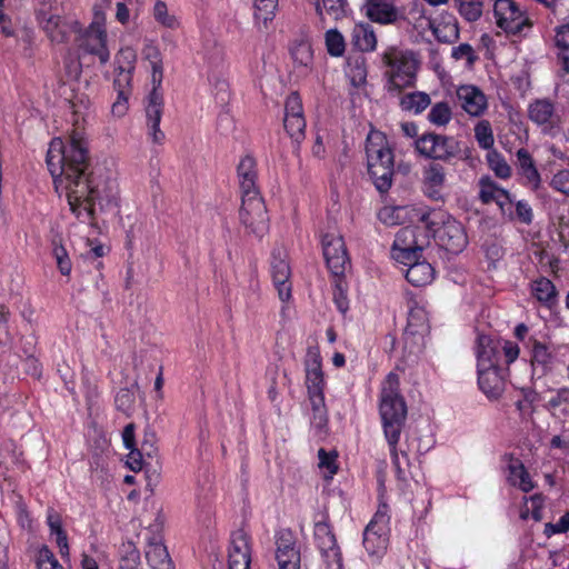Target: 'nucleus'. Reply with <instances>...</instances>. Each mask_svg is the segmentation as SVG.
Returning <instances> with one entry per match:
<instances>
[{
  "mask_svg": "<svg viewBox=\"0 0 569 569\" xmlns=\"http://www.w3.org/2000/svg\"><path fill=\"white\" fill-rule=\"evenodd\" d=\"M46 162L57 193L66 197L80 222L93 224L97 206L102 211L117 207L118 184L104 168L90 170L82 132L73 130L67 140L52 139Z\"/></svg>",
  "mask_w": 569,
  "mask_h": 569,
  "instance_id": "nucleus-1",
  "label": "nucleus"
},
{
  "mask_svg": "<svg viewBox=\"0 0 569 569\" xmlns=\"http://www.w3.org/2000/svg\"><path fill=\"white\" fill-rule=\"evenodd\" d=\"M399 377L390 372L381 385L380 391V416L385 438L388 442L392 466L398 478H402L405 466H409L408 455L405 450H398L402 428L407 419V406L399 392Z\"/></svg>",
  "mask_w": 569,
  "mask_h": 569,
  "instance_id": "nucleus-2",
  "label": "nucleus"
},
{
  "mask_svg": "<svg viewBox=\"0 0 569 569\" xmlns=\"http://www.w3.org/2000/svg\"><path fill=\"white\" fill-rule=\"evenodd\" d=\"M368 173L377 190L387 192L392 184L395 156L381 132H371L366 142Z\"/></svg>",
  "mask_w": 569,
  "mask_h": 569,
  "instance_id": "nucleus-3",
  "label": "nucleus"
},
{
  "mask_svg": "<svg viewBox=\"0 0 569 569\" xmlns=\"http://www.w3.org/2000/svg\"><path fill=\"white\" fill-rule=\"evenodd\" d=\"M420 220L433 232V237L442 249L452 254L460 253L468 243L463 226L442 212H426Z\"/></svg>",
  "mask_w": 569,
  "mask_h": 569,
  "instance_id": "nucleus-4",
  "label": "nucleus"
},
{
  "mask_svg": "<svg viewBox=\"0 0 569 569\" xmlns=\"http://www.w3.org/2000/svg\"><path fill=\"white\" fill-rule=\"evenodd\" d=\"M477 366H509L519 357L516 342L479 333L475 346Z\"/></svg>",
  "mask_w": 569,
  "mask_h": 569,
  "instance_id": "nucleus-5",
  "label": "nucleus"
},
{
  "mask_svg": "<svg viewBox=\"0 0 569 569\" xmlns=\"http://www.w3.org/2000/svg\"><path fill=\"white\" fill-rule=\"evenodd\" d=\"M389 535V507L381 503L363 530L362 543L372 562H378L387 552Z\"/></svg>",
  "mask_w": 569,
  "mask_h": 569,
  "instance_id": "nucleus-6",
  "label": "nucleus"
},
{
  "mask_svg": "<svg viewBox=\"0 0 569 569\" xmlns=\"http://www.w3.org/2000/svg\"><path fill=\"white\" fill-rule=\"evenodd\" d=\"M413 147L421 157L436 162H449L461 151L460 143L455 137L435 132H425L416 138Z\"/></svg>",
  "mask_w": 569,
  "mask_h": 569,
  "instance_id": "nucleus-7",
  "label": "nucleus"
},
{
  "mask_svg": "<svg viewBox=\"0 0 569 569\" xmlns=\"http://www.w3.org/2000/svg\"><path fill=\"white\" fill-rule=\"evenodd\" d=\"M383 61L389 67V90L400 91L413 84L417 61L411 52L391 50L383 54Z\"/></svg>",
  "mask_w": 569,
  "mask_h": 569,
  "instance_id": "nucleus-8",
  "label": "nucleus"
},
{
  "mask_svg": "<svg viewBox=\"0 0 569 569\" xmlns=\"http://www.w3.org/2000/svg\"><path fill=\"white\" fill-rule=\"evenodd\" d=\"M239 217L247 232L262 238L269 229L267 208L260 193L241 197Z\"/></svg>",
  "mask_w": 569,
  "mask_h": 569,
  "instance_id": "nucleus-9",
  "label": "nucleus"
},
{
  "mask_svg": "<svg viewBox=\"0 0 569 569\" xmlns=\"http://www.w3.org/2000/svg\"><path fill=\"white\" fill-rule=\"evenodd\" d=\"M528 119L536 124L542 133L553 136L561 127V112L549 98H537L527 108Z\"/></svg>",
  "mask_w": 569,
  "mask_h": 569,
  "instance_id": "nucleus-10",
  "label": "nucleus"
},
{
  "mask_svg": "<svg viewBox=\"0 0 569 569\" xmlns=\"http://www.w3.org/2000/svg\"><path fill=\"white\" fill-rule=\"evenodd\" d=\"M313 539L327 568L342 567V555L327 516L315 522Z\"/></svg>",
  "mask_w": 569,
  "mask_h": 569,
  "instance_id": "nucleus-11",
  "label": "nucleus"
},
{
  "mask_svg": "<svg viewBox=\"0 0 569 569\" xmlns=\"http://www.w3.org/2000/svg\"><path fill=\"white\" fill-rule=\"evenodd\" d=\"M51 0H43L40 8L36 10V17L52 42L63 43L68 41L71 33L77 32L78 24L76 22H68L60 16L50 14Z\"/></svg>",
  "mask_w": 569,
  "mask_h": 569,
  "instance_id": "nucleus-12",
  "label": "nucleus"
},
{
  "mask_svg": "<svg viewBox=\"0 0 569 569\" xmlns=\"http://www.w3.org/2000/svg\"><path fill=\"white\" fill-rule=\"evenodd\" d=\"M81 47L98 57L101 64L110 59V51L107 47V31L104 28L103 13L96 7L94 18L83 34Z\"/></svg>",
  "mask_w": 569,
  "mask_h": 569,
  "instance_id": "nucleus-13",
  "label": "nucleus"
},
{
  "mask_svg": "<svg viewBox=\"0 0 569 569\" xmlns=\"http://www.w3.org/2000/svg\"><path fill=\"white\" fill-rule=\"evenodd\" d=\"M493 13L497 26L507 33L519 34L531 26L526 13L513 0H496Z\"/></svg>",
  "mask_w": 569,
  "mask_h": 569,
  "instance_id": "nucleus-14",
  "label": "nucleus"
},
{
  "mask_svg": "<svg viewBox=\"0 0 569 569\" xmlns=\"http://www.w3.org/2000/svg\"><path fill=\"white\" fill-rule=\"evenodd\" d=\"M323 256L327 267L335 277H341L350 266L343 238L340 234L327 233L322 238Z\"/></svg>",
  "mask_w": 569,
  "mask_h": 569,
  "instance_id": "nucleus-15",
  "label": "nucleus"
},
{
  "mask_svg": "<svg viewBox=\"0 0 569 569\" xmlns=\"http://www.w3.org/2000/svg\"><path fill=\"white\" fill-rule=\"evenodd\" d=\"M283 126L290 138L300 143L306 136V119L302 102L297 92H291L284 103Z\"/></svg>",
  "mask_w": 569,
  "mask_h": 569,
  "instance_id": "nucleus-16",
  "label": "nucleus"
},
{
  "mask_svg": "<svg viewBox=\"0 0 569 569\" xmlns=\"http://www.w3.org/2000/svg\"><path fill=\"white\" fill-rule=\"evenodd\" d=\"M271 277L279 299L287 302L291 299L292 284L290 281L291 269L287 261V254L281 249H274L271 254Z\"/></svg>",
  "mask_w": 569,
  "mask_h": 569,
  "instance_id": "nucleus-17",
  "label": "nucleus"
},
{
  "mask_svg": "<svg viewBox=\"0 0 569 569\" xmlns=\"http://www.w3.org/2000/svg\"><path fill=\"white\" fill-rule=\"evenodd\" d=\"M276 559L279 569H300V551L293 532L282 529L276 535Z\"/></svg>",
  "mask_w": 569,
  "mask_h": 569,
  "instance_id": "nucleus-18",
  "label": "nucleus"
},
{
  "mask_svg": "<svg viewBox=\"0 0 569 569\" xmlns=\"http://www.w3.org/2000/svg\"><path fill=\"white\" fill-rule=\"evenodd\" d=\"M415 239V230L405 228L397 233L392 247V257L396 261L402 263L407 268L421 259L422 246H418L416 241L413 244L407 243V240Z\"/></svg>",
  "mask_w": 569,
  "mask_h": 569,
  "instance_id": "nucleus-19",
  "label": "nucleus"
},
{
  "mask_svg": "<svg viewBox=\"0 0 569 569\" xmlns=\"http://www.w3.org/2000/svg\"><path fill=\"white\" fill-rule=\"evenodd\" d=\"M478 385L488 397H498L503 390L508 366H477Z\"/></svg>",
  "mask_w": 569,
  "mask_h": 569,
  "instance_id": "nucleus-20",
  "label": "nucleus"
},
{
  "mask_svg": "<svg viewBox=\"0 0 569 569\" xmlns=\"http://www.w3.org/2000/svg\"><path fill=\"white\" fill-rule=\"evenodd\" d=\"M460 107L471 117H480L488 108L486 94L476 86L463 84L457 89Z\"/></svg>",
  "mask_w": 569,
  "mask_h": 569,
  "instance_id": "nucleus-21",
  "label": "nucleus"
},
{
  "mask_svg": "<svg viewBox=\"0 0 569 569\" xmlns=\"http://www.w3.org/2000/svg\"><path fill=\"white\" fill-rule=\"evenodd\" d=\"M162 108V94L153 88L147 98L146 117L149 136L154 143H161L164 139V133L160 130Z\"/></svg>",
  "mask_w": 569,
  "mask_h": 569,
  "instance_id": "nucleus-22",
  "label": "nucleus"
},
{
  "mask_svg": "<svg viewBox=\"0 0 569 569\" xmlns=\"http://www.w3.org/2000/svg\"><path fill=\"white\" fill-rule=\"evenodd\" d=\"M447 182V172L445 167L436 161L429 162L422 169V183L426 194L439 200L442 197V190Z\"/></svg>",
  "mask_w": 569,
  "mask_h": 569,
  "instance_id": "nucleus-23",
  "label": "nucleus"
},
{
  "mask_svg": "<svg viewBox=\"0 0 569 569\" xmlns=\"http://www.w3.org/2000/svg\"><path fill=\"white\" fill-rule=\"evenodd\" d=\"M306 387L308 398L325 396V377L321 369V358L317 352H309L305 362Z\"/></svg>",
  "mask_w": 569,
  "mask_h": 569,
  "instance_id": "nucleus-24",
  "label": "nucleus"
},
{
  "mask_svg": "<svg viewBox=\"0 0 569 569\" xmlns=\"http://www.w3.org/2000/svg\"><path fill=\"white\" fill-rule=\"evenodd\" d=\"M237 172L241 197L260 193L257 186V163L253 157L249 154L242 157Z\"/></svg>",
  "mask_w": 569,
  "mask_h": 569,
  "instance_id": "nucleus-25",
  "label": "nucleus"
},
{
  "mask_svg": "<svg viewBox=\"0 0 569 569\" xmlns=\"http://www.w3.org/2000/svg\"><path fill=\"white\" fill-rule=\"evenodd\" d=\"M365 8L366 16L381 24L393 23L399 17L397 8L388 0H367Z\"/></svg>",
  "mask_w": 569,
  "mask_h": 569,
  "instance_id": "nucleus-26",
  "label": "nucleus"
},
{
  "mask_svg": "<svg viewBox=\"0 0 569 569\" xmlns=\"http://www.w3.org/2000/svg\"><path fill=\"white\" fill-rule=\"evenodd\" d=\"M432 33L439 42H456L459 39L457 18L452 13L442 12L433 22Z\"/></svg>",
  "mask_w": 569,
  "mask_h": 569,
  "instance_id": "nucleus-27",
  "label": "nucleus"
},
{
  "mask_svg": "<svg viewBox=\"0 0 569 569\" xmlns=\"http://www.w3.org/2000/svg\"><path fill=\"white\" fill-rule=\"evenodd\" d=\"M516 157L519 174H521L526 180V184L529 186L532 190L539 189L541 184V177L537 170L530 152L525 148H520L516 152Z\"/></svg>",
  "mask_w": 569,
  "mask_h": 569,
  "instance_id": "nucleus-28",
  "label": "nucleus"
},
{
  "mask_svg": "<svg viewBox=\"0 0 569 569\" xmlns=\"http://www.w3.org/2000/svg\"><path fill=\"white\" fill-rule=\"evenodd\" d=\"M531 296L542 306L551 309L558 302V291L553 282L546 278L539 277L530 283Z\"/></svg>",
  "mask_w": 569,
  "mask_h": 569,
  "instance_id": "nucleus-29",
  "label": "nucleus"
},
{
  "mask_svg": "<svg viewBox=\"0 0 569 569\" xmlns=\"http://www.w3.org/2000/svg\"><path fill=\"white\" fill-rule=\"evenodd\" d=\"M146 559L152 569H173L168 550L159 539L154 538L148 542Z\"/></svg>",
  "mask_w": 569,
  "mask_h": 569,
  "instance_id": "nucleus-30",
  "label": "nucleus"
},
{
  "mask_svg": "<svg viewBox=\"0 0 569 569\" xmlns=\"http://www.w3.org/2000/svg\"><path fill=\"white\" fill-rule=\"evenodd\" d=\"M429 331V321L426 310L421 307H412L408 315V323L405 329V338H422Z\"/></svg>",
  "mask_w": 569,
  "mask_h": 569,
  "instance_id": "nucleus-31",
  "label": "nucleus"
},
{
  "mask_svg": "<svg viewBox=\"0 0 569 569\" xmlns=\"http://www.w3.org/2000/svg\"><path fill=\"white\" fill-rule=\"evenodd\" d=\"M406 279L415 287H423L435 278L433 267L426 260H419L403 270Z\"/></svg>",
  "mask_w": 569,
  "mask_h": 569,
  "instance_id": "nucleus-32",
  "label": "nucleus"
},
{
  "mask_svg": "<svg viewBox=\"0 0 569 569\" xmlns=\"http://www.w3.org/2000/svg\"><path fill=\"white\" fill-rule=\"evenodd\" d=\"M553 41L561 71L569 74V22L555 28Z\"/></svg>",
  "mask_w": 569,
  "mask_h": 569,
  "instance_id": "nucleus-33",
  "label": "nucleus"
},
{
  "mask_svg": "<svg viewBox=\"0 0 569 569\" xmlns=\"http://www.w3.org/2000/svg\"><path fill=\"white\" fill-rule=\"evenodd\" d=\"M508 471V481L510 485L518 487L523 492H530L535 488L529 472L519 459L510 460Z\"/></svg>",
  "mask_w": 569,
  "mask_h": 569,
  "instance_id": "nucleus-34",
  "label": "nucleus"
},
{
  "mask_svg": "<svg viewBox=\"0 0 569 569\" xmlns=\"http://www.w3.org/2000/svg\"><path fill=\"white\" fill-rule=\"evenodd\" d=\"M352 43L362 52L373 51L377 47V38L372 27L368 23L356 24L352 30Z\"/></svg>",
  "mask_w": 569,
  "mask_h": 569,
  "instance_id": "nucleus-35",
  "label": "nucleus"
},
{
  "mask_svg": "<svg viewBox=\"0 0 569 569\" xmlns=\"http://www.w3.org/2000/svg\"><path fill=\"white\" fill-rule=\"evenodd\" d=\"M527 348L530 350L532 365L546 368L552 361V351L546 342L530 337L528 338Z\"/></svg>",
  "mask_w": 569,
  "mask_h": 569,
  "instance_id": "nucleus-36",
  "label": "nucleus"
},
{
  "mask_svg": "<svg viewBox=\"0 0 569 569\" xmlns=\"http://www.w3.org/2000/svg\"><path fill=\"white\" fill-rule=\"evenodd\" d=\"M429 94L422 91L406 93L400 99V107L403 111L421 113L430 104Z\"/></svg>",
  "mask_w": 569,
  "mask_h": 569,
  "instance_id": "nucleus-37",
  "label": "nucleus"
},
{
  "mask_svg": "<svg viewBox=\"0 0 569 569\" xmlns=\"http://www.w3.org/2000/svg\"><path fill=\"white\" fill-rule=\"evenodd\" d=\"M278 0H254V20L267 27L268 22L276 17Z\"/></svg>",
  "mask_w": 569,
  "mask_h": 569,
  "instance_id": "nucleus-38",
  "label": "nucleus"
},
{
  "mask_svg": "<svg viewBox=\"0 0 569 569\" xmlns=\"http://www.w3.org/2000/svg\"><path fill=\"white\" fill-rule=\"evenodd\" d=\"M453 2L460 16L469 22L477 21L482 14L483 0H453Z\"/></svg>",
  "mask_w": 569,
  "mask_h": 569,
  "instance_id": "nucleus-39",
  "label": "nucleus"
},
{
  "mask_svg": "<svg viewBox=\"0 0 569 569\" xmlns=\"http://www.w3.org/2000/svg\"><path fill=\"white\" fill-rule=\"evenodd\" d=\"M325 44L327 52L331 57H342L346 52V40L342 33L336 29H329L325 33Z\"/></svg>",
  "mask_w": 569,
  "mask_h": 569,
  "instance_id": "nucleus-40",
  "label": "nucleus"
},
{
  "mask_svg": "<svg viewBox=\"0 0 569 569\" xmlns=\"http://www.w3.org/2000/svg\"><path fill=\"white\" fill-rule=\"evenodd\" d=\"M408 23H410L413 29L421 36L426 33V31L433 29V22L429 16L426 14V10L421 7L416 6L411 9L408 14Z\"/></svg>",
  "mask_w": 569,
  "mask_h": 569,
  "instance_id": "nucleus-41",
  "label": "nucleus"
},
{
  "mask_svg": "<svg viewBox=\"0 0 569 569\" xmlns=\"http://www.w3.org/2000/svg\"><path fill=\"white\" fill-rule=\"evenodd\" d=\"M48 525L52 535L56 536V542L62 557L69 556L68 538L62 529L61 521L58 515H48Z\"/></svg>",
  "mask_w": 569,
  "mask_h": 569,
  "instance_id": "nucleus-42",
  "label": "nucleus"
},
{
  "mask_svg": "<svg viewBox=\"0 0 569 569\" xmlns=\"http://www.w3.org/2000/svg\"><path fill=\"white\" fill-rule=\"evenodd\" d=\"M311 405L310 422L316 429L321 430L328 422V413L325 403V396L309 398Z\"/></svg>",
  "mask_w": 569,
  "mask_h": 569,
  "instance_id": "nucleus-43",
  "label": "nucleus"
},
{
  "mask_svg": "<svg viewBox=\"0 0 569 569\" xmlns=\"http://www.w3.org/2000/svg\"><path fill=\"white\" fill-rule=\"evenodd\" d=\"M290 53L295 62L307 67L311 63L313 54L311 44L305 40H298L290 47Z\"/></svg>",
  "mask_w": 569,
  "mask_h": 569,
  "instance_id": "nucleus-44",
  "label": "nucleus"
},
{
  "mask_svg": "<svg viewBox=\"0 0 569 569\" xmlns=\"http://www.w3.org/2000/svg\"><path fill=\"white\" fill-rule=\"evenodd\" d=\"M318 467L323 471L326 478H332L338 471L337 451H326L323 448L318 450Z\"/></svg>",
  "mask_w": 569,
  "mask_h": 569,
  "instance_id": "nucleus-45",
  "label": "nucleus"
},
{
  "mask_svg": "<svg viewBox=\"0 0 569 569\" xmlns=\"http://www.w3.org/2000/svg\"><path fill=\"white\" fill-rule=\"evenodd\" d=\"M451 118L452 111L447 102L435 103L428 113V120L438 127L448 124Z\"/></svg>",
  "mask_w": 569,
  "mask_h": 569,
  "instance_id": "nucleus-46",
  "label": "nucleus"
},
{
  "mask_svg": "<svg viewBox=\"0 0 569 569\" xmlns=\"http://www.w3.org/2000/svg\"><path fill=\"white\" fill-rule=\"evenodd\" d=\"M251 555L249 537L243 530H238L231 536L229 557Z\"/></svg>",
  "mask_w": 569,
  "mask_h": 569,
  "instance_id": "nucleus-47",
  "label": "nucleus"
},
{
  "mask_svg": "<svg viewBox=\"0 0 569 569\" xmlns=\"http://www.w3.org/2000/svg\"><path fill=\"white\" fill-rule=\"evenodd\" d=\"M475 137L480 148L489 150L493 147L495 138L488 120H481L476 124Z\"/></svg>",
  "mask_w": 569,
  "mask_h": 569,
  "instance_id": "nucleus-48",
  "label": "nucleus"
},
{
  "mask_svg": "<svg viewBox=\"0 0 569 569\" xmlns=\"http://www.w3.org/2000/svg\"><path fill=\"white\" fill-rule=\"evenodd\" d=\"M152 12L153 18L161 26L169 29H177L179 27L178 19L176 18V16L169 13L168 7L163 1L158 0L153 6Z\"/></svg>",
  "mask_w": 569,
  "mask_h": 569,
  "instance_id": "nucleus-49",
  "label": "nucleus"
},
{
  "mask_svg": "<svg viewBox=\"0 0 569 569\" xmlns=\"http://www.w3.org/2000/svg\"><path fill=\"white\" fill-rule=\"evenodd\" d=\"M488 162L497 177L507 179L511 176V168L505 158L497 151L488 153Z\"/></svg>",
  "mask_w": 569,
  "mask_h": 569,
  "instance_id": "nucleus-50",
  "label": "nucleus"
},
{
  "mask_svg": "<svg viewBox=\"0 0 569 569\" xmlns=\"http://www.w3.org/2000/svg\"><path fill=\"white\" fill-rule=\"evenodd\" d=\"M479 198L483 203L493 202L501 188L495 183L489 177L479 180Z\"/></svg>",
  "mask_w": 569,
  "mask_h": 569,
  "instance_id": "nucleus-51",
  "label": "nucleus"
},
{
  "mask_svg": "<svg viewBox=\"0 0 569 569\" xmlns=\"http://www.w3.org/2000/svg\"><path fill=\"white\" fill-rule=\"evenodd\" d=\"M326 13L335 20H341L347 17V0H323Z\"/></svg>",
  "mask_w": 569,
  "mask_h": 569,
  "instance_id": "nucleus-52",
  "label": "nucleus"
},
{
  "mask_svg": "<svg viewBox=\"0 0 569 569\" xmlns=\"http://www.w3.org/2000/svg\"><path fill=\"white\" fill-rule=\"evenodd\" d=\"M38 569H63L48 547H42L37 558Z\"/></svg>",
  "mask_w": 569,
  "mask_h": 569,
  "instance_id": "nucleus-53",
  "label": "nucleus"
},
{
  "mask_svg": "<svg viewBox=\"0 0 569 569\" xmlns=\"http://www.w3.org/2000/svg\"><path fill=\"white\" fill-rule=\"evenodd\" d=\"M498 207L500 208L501 212L505 216H508L509 219L513 220V203L515 199L505 189L501 188V190L498 192V196L496 197L495 201Z\"/></svg>",
  "mask_w": 569,
  "mask_h": 569,
  "instance_id": "nucleus-54",
  "label": "nucleus"
},
{
  "mask_svg": "<svg viewBox=\"0 0 569 569\" xmlns=\"http://www.w3.org/2000/svg\"><path fill=\"white\" fill-rule=\"evenodd\" d=\"M513 219H518L525 224H530L533 220L532 208L526 200L515 201Z\"/></svg>",
  "mask_w": 569,
  "mask_h": 569,
  "instance_id": "nucleus-55",
  "label": "nucleus"
},
{
  "mask_svg": "<svg viewBox=\"0 0 569 569\" xmlns=\"http://www.w3.org/2000/svg\"><path fill=\"white\" fill-rule=\"evenodd\" d=\"M136 62V52L131 48L121 49L116 56L117 69L133 71Z\"/></svg>",
  "mask_w": 569,
  "mask_h": 569,
  "instance_id": "nucleus-56",
  "label": "nucleus"
},
{
  "mask_svg": "<svg viewBox=\"0 0 569 569\" xmlns=\"http://www.w3.org/2000/svg\"><path fill=\"white\" fill-rule=\"evenodd\" d=\"M117 74L113 81V87L117 90V93L120 91H127L128 94L131 93V81H132V72L130 70L124 69H116Z\"/></svg>",
  "mask_w": 569,
  "mask_h": 569,
  "instance_id": "nucleus-57",
  "label": "nucleus"
},
{
  "mask_svg": "<svg viewBox=\"0 0 569 569\" xmlns=\"http://www.w3.org/2000/svg\"><path fill=\"white\" fill-rule=\"evenodd\" d=\"M53 257L56 258L58 268L63 276L71 272V261L68 257L67 250L62 246H54Z\"/></svg>",
  "mask_w": 569,
  "mask_h": 569,
  "instance_id": "nucleus-58",
  "label": "nucleus"
},
{
  "mask_svg": "<svg viewBox=\"0 0 569 569\" xmlns=\"http://www.w3.org/2000/svg\"><path fill=\"white\" fill-rule=\"evenodd\" d=\"M129 96L127 91H120L116 101L111 106V113L117 118H122L129 109Z\"/></svg>",
  "mask_w": 569,
  "mask_h": 569,
  "instance_id": "nucleus-59",
  "label": "nucleus"
},
{
  "mask_svg": "<svg viewBox=\"0 0 569 569\" xmlns=\"http://www.w3.org/2000/svg\"><path fill=\"white\" fill-rule=\"evenodd\" d=\"M134 398L129 389H121L114 399V403L118 410L128 412L133 405Z\"/></svg>",
  "mask_w": 569,
  "mask_h": 569,
  "instance_id": "nucleus-60",
  "label": "nucleus"
},
{
  "mask_svg": "<svg viewBox=\"0 0 569 569\" xmlns=\"http://www.w3.org/2000/svg\"><path fill=\"white\" fill-rule=\"evenodd\" d=\"M551 187L569 196V170H561L551 180Z\"/></svg>",
  "mask_w": 569,
  "mask_h": 569,
  "instance_id": "nucleus-61",
  "label": "nucleus"
},
{
  "mask_svg": "<svg viewBox=\"0 0 569 569\" xmlns=\"http://www.w3.org/2000/svg\"><path fill=\"white\" fill-rule=\"evenodd\" d=\"M451 57L456 60L466 59L469 63H473L476 59L473 48L469 43H461L452 48Z\"/></svg>",
  "mask_w": 569,
  "mask_h": 569,
  "instance_id": "nucleus-62",
  "label": "nucleus"
},
{
  "mask_svg": "<svg viewBox=\"0 0 569 569\" xmlns=\"http://www.w3.org/2000/svg\"><path fill=\"white\" fill-rule=\"evenodd\" d=\"M350 79L351 83L356 87H360L366 82L367 79V71L363 62H357L351 69H350Z\"/></svg>",
  "mask_w": 569,
  "mask_h": 569,
  "instance_id": "nucleus-63",
  "label": "nucleus"
},
{
  "mask_svg": "<svg viewBox=\"0 0 569 569\" xmlns=\"http://www.w3.org/2000/svg\"><path fill=\"white\" fill-rule=\"evenodd\" d=\"M251 555L229 557V569H250Z\"/></svg>",
  "mask_w": 569,
  "mask_h": 569,
  "instance_id": "nucleus-64",
  "label": "nucleus"
}]
</instances>
